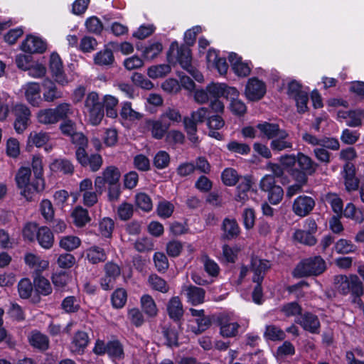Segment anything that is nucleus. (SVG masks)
<instances>
[{
  "label": "nucleus",
  "mask_w": 364,
  "mask_h": 364,
  "mask_svg": "<svg viewBox=\"0 0 364 364\" xmlns=\"http://www.w3.org/2000/svg\"><path fill=\"white\" fill-rule=\"evenodd\" d=\"M258 129L268 139H271L270 149L274 152L293 150V141L289 132L281 129L277 124L264 122L257 125Z\"/></svg>",
  "instance_id": "nucleus-1"
},
{
  "label": "nucleus",
  "mask_w": 364,
  "mask_h": 364,
  "mask_svg": "<svg viewBox=\"0 0 364 364\" xmlns=\"http://www.w3.org/2000/svg\"><path fill=\"white\" fill-rule=\"evenodd\" d=\"M334 283L338 291L343 295H350L351 301L357 306H362L361 296L363 294V285L358 276L355 274L347 277L337 275L334 277Z\"/></svg>",
  "instance_id": "nucleus-2"
},
{
  "label": "nucleus",
  "mask_w": 364,
  "mask_h": 364,
  "mask_svg": "<svg viewBox=\"0 0 364 364\" xmlns=\"http://www.w3.org/2000/svg\"><path fill=\"white\" fill-rule=\"evenodd\" d=\"M175 51L177 60L181 67L196 80L198 82L202 81L203 79L202 74L191 64L192 56L189 46L186 45L178 46V43L174 41L171 44L168 55H175Z\"/></svg>",
  "instance_id": "nucleus-3"
},
{
  "label": "nucleus",
  "mask_w": 364,
  "mask_h": 364,
  "mask_svg": "<svg viewBox=\"0 0 364 364\" xmlns=\"http://www.w3.org/2000/svg\"><path fill=\"white\" fill-rule=\"evenodd\" d=\"M326 269L325 260L320 256H315L301 261L294 269L293 275L297 278L318 276Z\"/></svg>",
  "instance_id": "nucleus-4"
},
{
  "label": "nucleus",
  "mask_w": 364,
  "mask_h": 364,
  "mask_svg": "<svg viewBox=\"0 0 364 364\" xmlns=\"http://www.w3.org/2000/svg\"><path fill=\"white\" fill-rule=\"evenodd\" d=\"M31 169L28 167H21L15 177L17 186L21 189V194L28 201L34 200L36 195L43 191L36 189L35 185L37 183V179L34 177L33 181L31 182Z\"/></svg>",
  "instance_id": "nucleus-5"
},
{
  "label": "nucleus",
  "mask_w": 364,
  "mask_h": 364,
  "mask_svg": "<svg viewBox=\"0 0 364 364\" xmlns=\"http://www.w3.org/2000/svg\"><path fill=\"white\" fill-rule=\"evenodd\" d=\"M104 105L96 92H89L84 101L83 112L92 125H98L104 117Z\"/></svg>",
  "instance_id": "nucleus-6"
},
{
  "label": "nucleus",
  "mask_w": 364,
  "mask_h": 364,
  "mask_svg": "<svg viewBox=\"0 0 364 364\" xmlns=\"http://www.w3.org/2000/svg\"><path fill=\"white\" fill-rule=\"evenodd\" d=\"M208 113V108L200 107L196 111L192 112L191 117H185L183 119L184 129L188 139L193 144L198 142L197 124L203 123L205 120Z\"/></svg>",
  "instance_id": "nucleus-7"
},
{
  "label": "nucleus",
  "mask_w": 364,
  "mask_h": 364,
  "mask_svg": "<svg viewBox=\"0 0 364 364\" xmlns=\"http://www.w3.org/2000/svg\"><path fill=\"white\" fill-rule=\"evenodd\" d=\"M215 322L220 327V334L223 338H233L238 334L240 326L237 322L234 321L228 314H219L216 317Z\"/></svg>",
  "instance_id": "nucleus-8"
},
{
  "label": "nucleus",
  "mask_w": 364,
  "mask_h": 364,
  "mask_svg": "<svg viewBox=\"0 0 364 364\" xmlns=\"http://www.w3.org/2000/svg\"><path fill=\"white\" fill-rule=\"evenodd\" d=\"M16 117L14 129L18 134L23 133L28 126L31 117L29 108L23 104H17L13 109Z\"/></svg>",
  "instance_id": "nucleus-9"
},
{
  "label": "nucleus",
  "mask_w": 364,
  "mask_h": 364,
  "mask_svg": "<svg viewBox=\"0 0 364 364\" xmlns=\"http://www.w3.org/2000/svg\"><path fill=\"white\" fill-rule=\"evenodd\" d=\"M315 205L316 202L313 198L301 195L294 200L292 210L296 215L305 217L314 210Z\"/></svg>",
  "instance_id": "nucleus-10"
},
{
  "label": "nucleus",
  "mask_w": 364,
  "mask_h": 364,
  "mask_svg": "<svg viewBox=\"0 0 364 364\" xmlns=\"http://www.w3.org/2000/svg\"><path fill=\"white\" fill-rule=\"evenodd\" d=\"M266 93L265 84L256 77L249 79L246 87L245 95L251 101H257L262 99Z\"/></svg>",
  "instance_id": "nucleus-11"
},
{
  "label": "nucleus",
  "mask_w": 364,
  "mask_h": 364,
  "mask_svg": "<svg viewBox=\"0 0 364 364\" xmlns=\"http://www.w3.org/2000/svg\"><path fill=\"white\" fill-rule=\"evenodd\" d=\"M50 69L57 82L65 85L68 80L64 73L63 63L58 54L52 53L50 58Z\"/></svg>",
  "instance_id": "nucleus-12"
},
{
  "label": "nucleus",
  "mask_w": 364,
  "mask_h": 364,
  "mask_svg": "<svg viewBox=\"0 0 364 364\" xmlns=\"http://www.w3.org/2000/svg\"><path fill=\"white\" fill-rule=\"evenodd\" d=\"M23 89L28 102L33 107H39L41 103L40 85L37 82H28Z\"/></svg>",
  "instance_id": "nucleus-13"
},
{
  "label": "nucleus",
  "mask_w": 364,
  "mask_h": 364,
  "mask_svg": "<svg viewBox=\"0 0 364 364\" xmlns=\"http://www.w3.org/2000/svg\"><path fill=\"white\" fill-rule=\"evenodd\" d=\"M296 322L300 324L304 330L312 333H318L320 321L318 317L311 313H305L297 318Z\"/></svg>",
  "instance_id": "nucleus-14"
},
{
  "label": "nucleus",
  "mask_w": 364,
  "mask_h": 364,
  "mask_svg": "<svg viewBox=\"0 0 364 364\" xmlns=\"http://www.w3.org/2000/svg\"><path fill=\"white\" fill-rule=\"evenodd\" d=\"M146 126L151 132L152 137L156 139H161L167 133L171 124L160 120H146Z\"/></svg>",
  "instance_id": "nucleus-15"
},
{
  "label": "nucleus",
  "mask_w": 364,
  "mask_h": 364,
  "mask_svg": "<svg viewBox=\"0 0 364 364\" xmlns=\"http://www.w3.org/2000/svg\"><path fill=\"white\" fill-rule=\"evenodd\" d=\"M21 49L29 53H42L46 50V44L41 38L31 36L22 43Z\"/></svg>",
  "instance_id": "nucleus-16"
},
{
  "label": "nucleus",
  "mask_w": 364,
  "mask_h": 364,
  "mask_svg": "<svg viewBox=\"0 0 364 364\" xmlns=\"http://www.w3.org/2000/svg\"><path fill=\"white\" fill-rule=\"evenodd\" d=\"M343 176L346 189L348 192L356 191L359 186V180L355 177V169L352 164H346L343 166Z\"/></svg>",
  "instance_id": "nucleus-17"
},
{
  "label": "nucleus",
  "mask_w": 364,
  "mask_h": 364,
  "mask_svg": "<svg viewBox=\"0 0 364 364\" xmlns=\"http://www.w3.org/2000/svg\"><path fill=\"white\" fill-rule=\"evenodd\" d=\"M182 291L186 294L188 301L193 306L204 302L205 291L200 287L193 285L183 286Z\"/></svg>",
  "instance_id": "nucleus-18"
},
{
  "label": "nucleus",
  "mask_w": 364,
  "mask_h": 364,
  "mask_svg": "<svg viewBox=\"0 0 364 364\" xmlns=\"http://www.w3.org/2000/svg\"><path fill=\"white\" fill-rule=\"evenodd\" d=\"M252 271L254 272L252 281L255 283H262L266 272L269 268V262L258 258L252 259Z\"/></svg>",
  "instance_id": "nucleus-19"
},
{
  "label": "nucleus",
  "mask_w": 364,
  "mask_h": 364,
  "mask_svg": "<svg viewBox=\"0 0 364 364\" xmlns=\"http://www.w3.org/2000/svg\"><path fill=\"white\" fill-rule=\"evenodd\" d=\"M29 344L41 351H44L49 348V339L47 336L37 330L32 331L28 336Z\"/></svg>",
  "instance_id": "nucleus-20"
},
{
  "label": "nucleus",
  "mask_w": 364,
  "mask_h": 364,
  "mask_svg": "<svg viewBox=\"0 0 364 364\" xmlns=\"http://www.w3.org/2000/svg\"><path fill=\"white\" fill-rule=\"evenodd\" d=\"M222 230L223 231V237L228 240L236 238L240 233V228L237 220L228 218L223 220Z\"/></svg>",
  "instance_id": "nucleus-21"
},
{
  "label": "nucleus",
  "mask_w": 364,
  "mask_h": 364,
  "mask_svg": "<svg viewBox=\"0 0 364 364\" xmlns=\"http://www.w3.org/2000/svg\"><path fill=\"white\" fill-rule=\"evenodd\" d=\"M36 239L40 246L44 249H50L54 243V236L50 229L46 226L38 228Z\"/></svg>",
  "instance_id": "nucleus-22"
},
{
  "label": "nucleus",
  "mask_w": 364,
  "mask_h": 364,
  "mask_svg": "<svg viewBox=\"0 0 364 364\" xmlns=\"http://www.w3.org/2000/svg\"><path fill=\"white\" fill-rule=\"evenodd\" d=\"M166 309L169 317L175 321H179L183 315V305L178 296H173L168 301Z\"/></svg>",
  "instance_id": "nucleus-23"
},
{
  "label": "nucleus",
  "mask_w": 364,
  "mask_h": 364,
  "mask_svg": "<svg viewBox=\"0 0 364 364\" xmlns=\"http://www.w3.org/2000/svg\"><path fill=\"white\" fill-rule=\"evenodd\" d=\"M229 60L235 73L239 77H247L250 75L251 68L247 63L242 62L235 53L229 55Z\"/></svg>",
  "instance_id": "nucleus-24"
},
{
  "label": "nucleus",
  "mask_w": 364,
  "mask_h": 364,
  "mask_svg": "<svg viewBox=\"0 0 364 364\" xmlns=\"http://www.w3.org/2000/svg\"><path fill=\"white\" fill-rule=\"evenodd\" d=\"M31 165L34 177L37 179V183L35 185L36 189L44 190L45 181L43 178V168L41 157L39 156H33Z\"/></svg>",
  "instance_id": "nucleus-25"
},
{
  "label": "nucleus",
  "mask_w": 364,
  "mask_h": 364,
  "mask_svg": "<svg viewBox=\"0 0 364 364\" xmlns=\"http://www.w3.org/2000/svg\"><path fill=\"white\" fill-rule=\"evenodd\" d=\"M43 86L44 88L43 99L45 101L51 102L63 97L62 92L57 89L55 85L51 80L48 79L45 80Z\"/></svg>",
  "instance_id": "nucleus-26"
},
{
  "label": "nucleus",
  "mask_w": 364,
  "mask_h": 364,
  "mask_svg": "<svg viewBox=\"0 0 364 364\" xmlns=\"http://www.w3.org/2000/svg\"><path fill=\"white\" fill-rule=\"evenodd\" d=\"M251 187L252 181L250 179L247 178L242 179L237 187L235 200L244 205L249 200L248 193Z\"/></svg>",
  "instance_id": "nucleus-27"
},
{
  "label": "nucleus",
  "mask_w": 364,
  "mask_h": 364,
  "mask_svg": "<svg viewBox=\"0 0 364 364\" xmlns=\"http://www.w3.org/2000/svg\"><path fill=\"white\" fill-rule=\"evenodd\" d=\"M297 164L299 169L307 172L309 176L314 174L318 166L309 156L301 152L297 154Z\"/></svg>",
  "instance_id": "nucleus-28"
},
{
  "label": "nucleus",
  "mask_w": 364,
  "mask_h": 364,
  "mask_svg": "<svg viewBox=\"0 0 364 364\" xmlns=\"http://www.w3.org/2000/svg\"><path fill=\"white\" fill-rule=\"evenodd\" d=\"M86 259L91 264L104 262L107 259L105 250L99 246H92L86 250Z\"/></svg>",
  "instance_id": "nucleus-29"
},
{
  "label": "nucleus",
  "mask_w": 364,
  "mask_h": 364,
  "mask_svg": "<svg viewBox=\"0 0 364 364\" xmlns=\"http://www.w3.org/2000/svg\"><path fill=\"white\" fill-rule=\"evenodd\" d=\"M322 199L331 205L336 215L343 216V202L337 193H327L323 196Z\"/></svg>",
  "instance_id": "nucleus-30"
},
{
  "label": "nucleus",
  "mask_w": 364,
  "mask_h": 364,
  "mask_svg": "<svg viewBox=\"0 0 364 364\" xmlns=\"http://www.w3.org/2000/svg\"><path fill=\"white\" fill-rule=\"evenodd\" d=\"M24 259L26 264L33 269L37 274L48 267V262L47 260L42 259L39 256L33 253L26 254Z\"/></svg>",
  "instance_id": "nucleus-31"
},
{
  "label": "nucleus",
  "mask_w": 364,
  "mask_h": 364,
  "mask_svg": "<svg viewBox=\"0 0 364 364\" xmlns=\"http://www.w3.org/2000/svg\"><path fill=\"white\" fill-rule=\"evenodd\" d=\"M141 307L144 314L151 318L155 317L158 314L156 304L151 296L144 294L140 299Z\"/></svg>",
  "instance_id": "nucleus-32"
},
{
  "label": "nucleus",
  "mask_w": 364,
  "mask_h": 364,
  "mask_svg": "<svg viewBox=\"0 0 364 364\" xmlns=\"http://www.w3.org/2000/svg\"><path fill=\"white\" fill-rule=\"evenodd\" d=\"M71 216L73 219V223L77 227H83L90 221L87 210L80 205L75 208L71 213Z\"/></svg>",
  "instance_id": "nucleus-33"
},
{
  "label": "nucleus",
  "mask_w": 364,
  "mask_h": 364,
  "mask_svg": "<svg viewBox=\"0 0 364 364\" xmlns=\"http://www.w3.org/2000/svg\"><path fill=\"white\" fill-rule=\"evenodd\" d=\"M38 123L44 125H53L58 122L53 108L40 109L36 114Z\"/></svg>",
  "instance_id": "nucleus-34"
},
{
  "label": "nucleus",
  "mask_w": 364,
  "mask_h": 364,
  "mask_svg": "<svg viewBox=\"0 0 364 364\" xmlns=\"http://www.w3.org/2000/svg\"><path fill=\"white\" fill-rule=\"evenodd\" d=\"M343 216L358 223H361L364 220V213L360 209L356 208L352 203H348L343 210Z\"/></svg>",
  "instance_id": "nucleus-35"
},
{
  "label": "nucleus",
  "mask_w": 364,
  "mask_h": 364,
  "mask_svg": "<svg viewBox=\"0 0 364 364\" xmlns=\"http://www.w3.org/2000/svg\"><path fill=\"white\" fill-rule=\"evenodd\" d=\"M89 342L87 333L84 331H77L73 339L72 348L74 352H83Z\"/></svg>",
  "instance_id": "nucleus-36"
},
{
  "label": "nucleus",
  "mask_w": 364,
  "mask_h": 364,
  "mask_svg": "<svg viewBox=\"0 0 364 364\" xmlns=\"http://www.w3.org/2000/svg\"><path fill=\"white\" fill-rule=\"evenodd\" d=\"M36 291L43 296L49 295L52 292V287L49 281L45 277L37 274L33 279Z\"/></svg>",
  "instance_id": "nucleus-37"
},
{
  "label": "nucleus",
  "mask_w": 364,
  "mask_h": 364,
  "mask_svg": "<svg viewBox=\"0 0 364 364\" xmlns=\"http://www.w3.org/2000/svg\"><path fill=\"white\" fill-rule=\"evenodd\" d=\"M333 248L338 254L341 255L353 253L357 250V247L350 240L346 239L338 240Z\"/></svg>",
  "instance_id": "nucleus-38"
},
{
  "label": "nucleus",
  "mask_w": 364,
  "mask_h": 364,
  "mask_svg": "<svg viewBox=\"0 0 364 364\" xmlns=\"http://www.w3.org/2000/svg\"><path fill=\"white\" fill-rule=\"evenodd\" d=\"M94 60L98 65H109L113 63L114 58L112 51L106 48L95 55Z\"/></svg>",
  "instance_id": "nucleus-39"
},
{
  "label": "nucleus",
  "mask_w": 364,
  "mask_h": 364,
  "mask_svg": "<svg viewBox=\"0 0 364 364\" xmlns=\"http://www.w3.org/2000/svg\"><path fill=\"white\" fill-rule=\"evenodd\" d=\"M294 238L297 242L309 246H313L317 242L316 238L313 234L303 230H296L294 234Z\"/></svg>",
  "instance_id": "nucleus-40"
},
{
  "label": "nucleus",
  "mask_w": 364,
  "mask_h": 364,
  "mask_svg": "<svg viewBox=\"0 0 364 364\" xmlns=\"http://www.w3.org/2000/svg\"><path fill=\"white\" fill-rule=\"evenodd\" d=\"M50 168L54 171H60L65 174L73 173L74 171V166L72 163L63 159L55 160L51 164Z\"/></svg>",
  "instance_id": "nucleus-41"
},
{
  "label": "nucleus",
  "mask_w": 364,
  "mask_h": 364,
  "mask_svg": "<svg viewBox=\"0 0 364 364\" xmlns=\"http://www.w3.org/2000/svg\"><path fill=\"white\" fill-rule=\"evenodd\" d=\"M148 282L151 287L156 291L166 293L169 289L166 282L156 274L150 275Z\"/></svg>",
  "instance_id": "nucleus-42"
},
{
  "label": "nucleus",
  "mask_w": 364,
  "mask_h": 364,
  "mask_svg": "<svg viewBox=\"0 0 364 364\" xmlns=\"http://www.w3.org/2000/svg\"><path fill=\"white\" fill-rule=\"evenodd\" d=\"M114 228V220L109 218H104L99 223V232L102 237H111Z\"/></svg>",
  "instance_id": "nucleus-43"
},
{
  "label": "nucleus",
  "mask_w": 364,
  "mask_h": 364,
  "mask_svg": "<svg viewBox=\"0 0 364 364\" xmlns=\"http://www.w3.org/2000/svg\"><path fill=\"white\" fill-rule=\"evenodd\" d=\"M102 177L105 178L107 183L110 184H115L119 182L120 178V172L117 168L114 166L107 167L102 174Z\"/></svg>",
  "instance_id": "nucleus-44"
},
{
  "label": "nucleus",
  "mask_w": 364,
  "mask_h": 364,
  "mask_svg": "<svg viewBox=\"0 0 364 364\" xmlns=\"http://www.w3.org/2000/svg\"><path fill=\"white\" fill-rule=\"evenodd\" d=\"M135 203L138 208L146 212L150 211L153 207L151 198L144 193H139L136 195Z\"/></svg>",
  "instance_id": "nucleus-45"
},
{
  "label": "nucleus",
  "mask_w": 364,
  "mask_h": 364,
  "mask_svg": "<svg viewBox=\"0 0 364 364\" xmlns=\"http://www.w3.org/2000/svg\"><path fill=\"white\" fill-rule=\"evenodd\" d=\"M81 241L76 236L69 235L61 238L60 246L67 251H72L80 245Z\"/></svg>",
  "instance_id": "nucleus-46"
},
{
  "label": "nucleus",
  "mask_w": 364,
  "mask_h": 364,
  "mask_svg": "<svg viewBox=\"0 0 364 364\" xmlns=\"http://www.w3.org/2000/svg\"><path fill=\"white\" fill-rule=\"evenodd\" d=\"M163 49V46L159 42H154L145 47L143 50V55L147 60H152L156 58Z\"/></svg>",
  "instance_id": "nucleus-47"
},
{
  "label": "nucleus",
  "mask_w": 364,
  "mask_h": 364,
  "mask_svg": "<svg viewBox=\"0 0 364 364\" xmlns=\"http://www.w3.org/2000/svg\"><path fill=\"white\" fill-rule=\"evenodd\" d=\"M227 149L235 154L247 155L250 153V146L245 143H240L237 141H232L227 144Z\"/></svg>",
  "instance_id": "nucleus-48"
},
{
  "label": "nucleus",
  "mask_w": 364,
  "mask_h": 364,
  "mask_svg": "<svg viewBox=\"0 0 364 364\" xmlns=\"http://www.w3.org/2000/svg\"><path fill=\"white\" fill-rule=\"evenodd\" d=\"M222 181L226 186H232L237 183L239 180L237 172L232 168H225L222 173Z\"/></svg>",
  "instance_id": "nucleus-49"
},
{
  "label": "nucleus",
  "mask_w": 364,
  "mask_h": 364,
  "mask_svg": "<svg viewBox=\"0 0 364 364\" xmlns=\"http://www.w3.org/2000/svg\"><path fill=\"white\" fill-rule=\"evenodd\" d=\"M127 291L124 289H117L112 295V303L114 308L120 309L124 306L127 301Z\"/></svg>",
  "instance_id": "nucleus-50"
},
{
  "label": "nucleus",
  "mask_w": 364,
  "mask_h": 364,
  "mask_svg": "<svg viewBox=\"0 0 364 364\" xmlns=\"http://www.w3.org/2000/svg\"><path fill=\"white\" fill-rule=\"evenodd\" d=\"M50 136L48 133L40 132H33L30 134L29 141L36 146L37 147H41L46 144L49 141Z\"/></svg>",
  "instance_id": "nucleus-51"
},
{
  "label": "nucleus",
  "mask_w": 364,
  "mask_h": 364,
  "mask_svg": "<svg viewBox=\"0 0 364 364\" xmlns=\"http://www.w3.org/2000/svg\"><path fill=\"white\" fill-rule=\"evenodd\" d=\"M244 227L246 230H251L255 223V211L252 208H246L242 213Z\"/></svg>",
  "instance_id": "nucleus-52"
},
{
  "label": "nucleus",
  "mask_w": 364,
  "mask_h": 364,
  "mask_svg": "<svg viewBox=\"0 0 364 364\" xmlns=\"http://www.w3.org/2000/svg\"><path fill=\"white\" fill-rule=\"evenodd\" d=\"M120 114L122 118L129 120L140 119L142 117V114L132 109L130 102H124Z\"/></svg>",
  "instance_id": "nucleus-53"
},
{
  "label": "nucleus",
  "mask_w": 364,
  "mask_h": 364,
  "mask_svg": "<svg viewBox=\"0 0 364 364\" xmlns=\"http://www.w3.org/2000/svg\"><path fill=\"white\" fill-rule=\"evenodd\" d=\"M61 306L67 313H75L79 310L80 303L75 296H67L63 300Z\"/></svg>",
  "instance_id": "nucleus-54"
},
{
  "label": "nucleus",
  "mask_w": 364,
  "mask_h": 364,
  "mask_svg": "<svg viewBox=\"0 0 364 364\" xmlns=\"http://www.w3.org/2000/svg\"><path fill=\"white\" fill-rule=\"evenodd\" d=\"M160 119L164 122L166 119H168L173 123H179L182 121V116L178 109L168 107L161 114Z\"/></svg>",
  "instance_id": "nucleus-55"
},
{
  "label": "nucleus",
  "mask_w": 364,
  "mask_h": 364,
  "mask_svg": "<svg viewBox=\"0 0 364 364\" xmlns=\"http://www.w3.org/2000/svg\"><path fill=\"white\" fill-rule=\"evenodd\" d=\"M55 116L59 122L60 119H65L73 114L71 105L68 103H61L56 107L53 108Z\"/></svg>",
  "instance_id": "nucleus-56"
},
{
  "label": "nucleus",
  "mask_w": 364,
  "mask_h": 364,
  "mask_svg": "<svg viewBox=\"0 0 364 364\" xmlns=\"http://www.w3.org/2000/svg\"><path fill=\"white\" fill-rule=\"evenodd\" d=\"M174 210V205L169 201L164 200L159 203L157 206L158 215L163 218L171 216Z\"/></svg>",
  "instance_id": "nucleus-57"
},
{
  "label": "nucleus",
  "mask_w": 364,
  "mask_h": 364,
  "mask_svg": "<svg viewBox=\"0 0 364 364\" xmlns=\"http://www.w3.org/2000/svg\"><path fill=\"white\" fill-rule=\"evenodd\" d=\"M264 336L272 341L282 340L285 337V333L276 326L269 325L266 327Z\"/></svg>",
  "instance_id": "nucleus-58"
},
{
  "label": "nucleus",
  "mask_w": 364,
  "mask_h": 364,
  "mask_svg": "<svg viewBox=\"0 0 364 364\" xmlns=\"http://www.w3.org/2000/svg\"><path fill=\"white\" fill-rule=\"evenodd\" d=\"M170 70V66L165 64L151 66L148 70V75L151 78L161 77L168 73Z\"/></svg>",
  "instance_id": "nucleus-59"
},
{
  "label": "nucleus",
  "mask_w": 364,
  "mask_h": 364,
  "mask_svg": "<svg viewBox=\"0 0 364 364\" xmlns=\"http://www.w3.org/2000/svg\"><path fill=\"white\" fill-rule=\"evenodd\" d=\"M85 26L89 32L95 34H100L103 29L102 22L96 16L88 18L85 21Z\"/></svg>",
  "instance_id": "nucleus-60"
},
{
  "label": "nucleus",
  "mask_w": 364,
  "mask_h": 364,
  "mask_svg": "<svg viewBox=\"0 0 364 364\" xmlns=\"http://www.w3.org/2000/svg\"><path fill=\"white\" fill-rule=\"evenodd\" d=\"M128 318L136 327L142 326L145 321L142 312L138 308H132L129 310Z\"/></svg>",
  "instance_id": "nucleus-61"
},
{
  "label": "nucleus",
  "mask_w": 364,
  "mask_h": 364,
  "mask_svg": "<svg viewBox=\"0 0 364 364\" xmlns=\"http://www.w3.org/2000/svg\"><path fill=\"white\" fill-rule=\"evenodd\" d=\"M170 162V156L165 151H159L154 159V165L159 169L167 167Z\"/></svg>",
  "instance_id": "nucleus-62"
},
{
  "label": "nucleus",
  "mask_w": 364,
  "mask_h": 364,
  "mask_svg": "<svg viewBox=\"0 0 364 364\" xmlns=\"http://www.w3.org/2000/svg\"><path fill=\"white\" fill-rule=\"evenodd\" d=\"M201 259L203 263L205 270L208 274L213 277L218 274L220 268L214 260L210 259L206 255L203 256Z\"/></svg>",
  "instance_id": "nucleus-63"
},
{
  "label": "nucleus",
  "mask_w": 364,
  "mask_h": 364,
  "mask_svg": "<svg viewBox=\"0 0 364 364\" xmlns=\"http://www.w3.org/2000/svg\"><path fill=\"white\" fill-rule=\"evenodd\" d=\"M18 291L22 299H28L30 297L33 291V286L29 279H21L18 285Z\"/></svg>",
  "instance_id": "nucleus-64"
}]
</instances>
